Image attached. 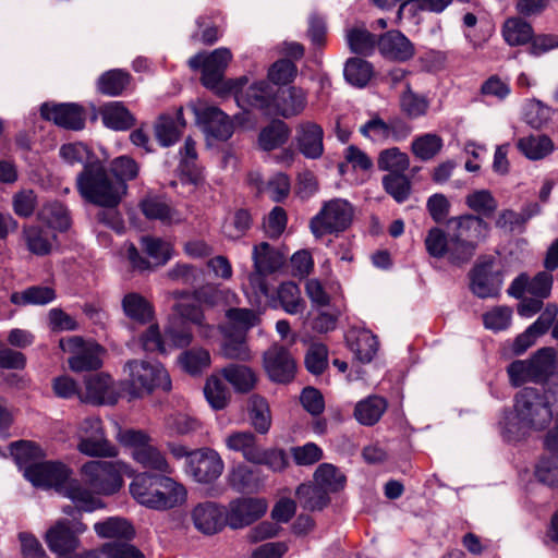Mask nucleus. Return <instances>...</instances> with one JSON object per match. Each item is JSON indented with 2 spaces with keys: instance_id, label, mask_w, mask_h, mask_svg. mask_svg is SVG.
<instances>
[{
  "instance_id": "nucleus-29",
  "label": "nucleus",
  "mask_w": 558,
  "mask_h": 558,
  "mask_svg": "<svg viewBox=\"0 0 558 558\" xmlns=\"http://www.w3.org/2000/svg\"><path fill=\"white\" fill-rule=\"evenodd\" d=\"M307 96L304 89L292 86L288 89L276 90L272 112L290 118L300 114L306 107Z\"/></svg>"
},
{
  "instance_id": "nucleus-21",
  "label": "nucleus",
  "mask_w": 558,
  "mask_h": 558,
  "mask_svg": "<svg viewBox=\"0 0 558 558\" xmlns=\"http://www.w3.org/2000/svg\"><path fill=\"white\" fill-rule=\"evenodd\" d=\"M264 367L269 378L279 384L290 383L296 371L294 359L281 345H272L265 352Z\"/></svg>"
},
{
  "instance_id": "nucleus-42",
  "label": "nucleus",
  "mask_w": 558,
  "mask_h": 558,
  "mask_svg": "<svg viewBox=\"0 0 558 558\" xmlns=\"http://www.w3.org/2000/svg\"><path fill=\"white\" fill-rule=\"evenodd\" d=\"M350 50L357 54L369 56L374 52L378 39L364 26L349 28L345 34Z\"/></svg>"
},
{
  "instance_id": "nucleus-44",
  "label": "nucleus",
  "mask_w": 558,
  "mask_h": 558,
  "mask_svg": "<svg viewBox=\"0 0 558 558\" xmlns=\"http://www.w3.org/2000/svg\"><path fill=\"white\" fill-rule=\"evenodd\" d=\"M131 76L119 69L110 70L100 75L97 81L99 93L107 96H119L130 84Z\"/></svg>"
},
{
  "instance_id": "nucleus-58",
  "label": "nucleus",
  "mask_w": 558,
  "mask_h": 558,
  "mask_svg": "<svg viewBox=\"0 0 558 558\" xmlns=\"http://www.w3.org/2000/svg\"><path fill=\"white\" fill-rule=\"evenodd\" d=\"M254 268L271 274L281 265L280 255L267 243L262 242L253 248Z\"/></svg>"
},
{
  "instance_id": "nucleus-52",
  "label": "nucleus",
  "mask_w": 558,
  "mask_h": 558,
  "mask_svg": "<svg viewBox=\"0 0 558 558\" xmlns=\"http://www.w3.org/2000/svg\"><path fill=\"white\" fill-rule=\"evenodd\" d=\"M143 215L149 220H159L162 223L171 219V207L161 196L147 195L138 204Z\"/></svg>"
},
{
  "instance_id": "nucleus-37",
  "label": "nucleus",
  "mask_w": 558,
  "mask_h": 558,
  "mask_svg": "<svg viewBox=\"0 0 558 558\" xmlns=\"http://www.w3.org/2000/svg\"><path fill=\"white\" fill-rule=\"evenodd\" d=\"M519 150L530 160H541L550 155L555 145L547 135H530L518 141Z\"/></svg>"
},
{
  "instance_id": "nucleus-2",
  "label": "nucleus",
  "mask_w": 558,
  "mask_h": 558,
  "mask_svg": "<svg viewBox=\"0 0 558 558\" xmlns=\"http://www.w3.org/2000/svg\"><path fill=\"white\" fill-rule=\"evenodd\" d=\"M81 197L95 206L117 208L128 193V184L112 178L110 170L99 159L86 162L76 177Z\"/></svg>"
},
{
  "instance_id": "nucleus-38",
  "label": "nucleus",
  "mask_w": 558,
  "mask_h": 558,
  "mask_svg": "<svg viewBox=\"0 0 558 558\" xmlns=\"http://www.w3.org/2000/svg\"><path fill=\"white\" fill-rule=\"evenodd\" d=\"M226 446L229 450L241 452L248 462L258 461L259 446L256 437L251 432H234L226 437Z\"/></svg>"
},
{
  "instance_id": "nucleus-33",
  "label": "nucleus",
  "mask_w": 558,
  "mask_h": 558,
  "mask_svg": "<svg viewBox=\"0 0 558 558\" xmlns=\"http://www.w3.org/2000/svg\"><path fill=\"white\" fill-rule=\"evenodd\" d=\"M221 375L240 393L251 391L257 383L255 372L243 364H230L221 369Z\"/></svg>"
},
{
  "instance_id": "nucleus-59",
  "label": "nucleus",
  "mask_w": 558,
  "mask_h": 558,
  "mask_svg": "<svg viewBox=\"0 0 558 558\" xmlns=\"http://www.w3.org/2000/svg\"><path fill=\"white\" fill-rule=\"evenodd\" d=\"M228 482L238 492H253L258 487V480L252 468L240 463L234 466L229 475Z\"/></svg>"
},
{
  "instance_id": "nucleus-19",
  "label": "nucleus",
  "mask_w": 558,
  "mask_h": 558,
  "mask_svg": "<svg viewBox=\"0 0 558 558\" xmlns=\"http://www.w3.org/2000/svg\"><path fill=\"white\" fill-rule=\"evenodd\" d=\"M411 130L401 120L384 121L378 116L372 117L366 123L360 126V133L374 143L388 141L400 142L404 140Z\"/></svg>"
},
{
  "instance_id": "nucleus-8",
  "label": "nucleus",
  "mask_w": 558,
  "mask_h": 558,
  "mask_svg": "<svg viewBox=\"0 0 558 558\" xmlns=\"http://www.w3.org/2000/svg\"><path fill=\"white\" fill-rule=\"evenodd\" d=\"M60 348L70 354L68 364L70 369L75 373L96 371L102 366L105 349L96 342L72 336L61 339Z\"/></svg>"
},
{
  "instance_id": "nucleus-43",
  "label": "nucleus",
  "mask_w": 558,
  "mask_h": 558,
  "mask_svg": "<svg viewBox=\"0 0 558 558\" xmlns=\"http://www.w3.org/2000/svg\"><path fill=\"white\" fill-rule=\"evenodd\" d=\"M94 529L100 537L117 538V541L123 538L124 542L131 539L135 533L133 526L122 518H109L104 522H97Z\"/></svg>"
},
{
  "instance_id": "nucleus-40",
  "label": "nucleus",
  "mask_w": 558,
  "mask_h": 558,
  "mask_svg": "<svg viewBox=\"0 0 558 558\" xmlns=\"http://www.w3.org/2000/svg\"><path fill=\"white\" fill-rule=\"evenodd\" d=\"M501 34L509 46H522L533 38V28L521 17H510L505 21Z\"/></svg>"
},
{
  "instance_id": "nucleus-48",
  "label": "nucleus",
  "mask_w": 558,
  "mask_h": 558,
  "mask_svg": "<svg viewBox=\"0 0 558 558\" xmlns=\"http://www.w3.org/2000/svg\"><path fill=\"white\" fill-rule=\"evenodd\" d=\"M179 362L187 374L195 376L207 369L211 361L210 354L206 349L192 348L180 355Z\"/></svg>"
},
{
  "instance_id": "nucleus-61",
  "label": "nucleus",
  "mask_w": 558,
  "mask_h": 558,
  "mask_svg": "<svg viewBox=\"0 0 558 558\" xmlns=\"http://www.w3.org/2000/svg\"><path fill=\"white\" fill-rule=\"evenodd\" d=\"M384 190L397 202L403 203L411 192L410 180L403 173H389L383 178Z\"/></svg>"
},
{
  "instance_id": "nucleus-15",
  "label": "nucleus",
  "mask_w": 558,
  "mask_h": 558,
  "mask_svg": "<svg viewBox=\"0 0 558 558\" xmlns=\"http://www.w3.org/2000/svg\"><path fill=\"white\" fill-rule=\"evenodd\" d=\"M457 243L470 246V259L474 256L477 244L489 231L488 223L480 216L464 215L449 220Z\"/></svg>"
},
{
  "instance_id": "nucleus-28",
  "label": "nucleus",
  "mask_w": 558,
  "mask_h": 558,
  "mask_svg": "<svg viewBox=\"0 0 558 558\" xmlns=\"http://www.w3.org/2000/svg\"><path fill=\"white\" fill-rule=\"evenodd\" d=\"M383 57L395 61H407L414 56L412 43L399 31H390L378 38Z\"/></svg>"
},
{
  "instance_id": "nucleus-11",
  "label": "nucleus",
  "mask_w": 558,
  "mask_h": 558,
  "mask_svg": "<svg viewBox=\"0 0 558 558\" xmlns=\"http://www.w3.org/2000/svg\"><path fill=\"white\" fill-rule=\"evenodd\" d=\"M81 521L57 520L45 533L44 539L49 550L59 557H66L76 551L81 545L80 534L86 531Z\"/></svg>"
},
{
  "instance_id": "nucleus-24",
  "label": "nucleus",
  "mask_w": 558,
  "mask_h": 558,
  "mask_svg": "<svg viewBox=\"0 0 558 558\" xmlns=\"http://www.w3.org/2000/svg\"><path fill=\"white\" fill-rule=\"evenodd\" d=\"M21 240L31 254L43 257L53 251L57 235L48 226L24 225L21 231Z\"/></svg>"
},
{
  "instance_id": "nucleus-7",
  "label": "nucleus",
  "mask_w": 558,
  "mask_h": 558,
  "mask_svg": "<svg viewBox=\"0 0 558 558\" xmlns=\"http://www.w3.org/2000/svg\"><path fill=\"white\" fill-rule=\"evenodd\" d=\"M81 476L96 495H112L123 485L122 464L118 462L88 461L82 465Z\"/></svg>"
},
{
  "instance_id": "nucleus-50",
  "label": "nucleus",
  "mask_w": 558,
  "mask_h": 558,
  "mask_svg": "<svg viewBox=\"0 0 558 558\" xmlns=\"http://www.w3.org/2000/svg\"><path fill=\"white\" fill-rule=\"evenodd\" d=\"M204 395L210 407L215 410L225 409L231 398L230 390L217 375L207 378Z\"/></svg>"
},
{
  "instance_id": "nucleus-16",
  "label": "nucleus",
  "mask_w": 558,
  "mask_h": 558,
  "mask_svg": "<svg viewBox=\"0 0 558 558\" xmlns=\"http://www.w3.org/2000/svg\"><path fill=\"white\" fill-rule=\"evenodd\" d=\"M71 474L70 469L56 461H38L33 465L27 466L24 476L34 485L38 487L50 488L53 487L60 493L65 482Z\"/></svg>"
},
{
  "instance_id": "nucleus-10",
  "label": "nucleus",
  "mask_w": 558,
  "mask_h": 558,
  "mask_svg": "<svg viewBox=\"0 0 558 558\" xmlns=\"http://www.w3.org/2000/svg\"><path fill=\"white\" fill-rule=\"evenodd\" d=\"M236 295L229 289H221L215 284H206L201 287L194 294L193 302H187L185 298L177 299V315L195 325L203 322V312L201 305L215 306L223 301L235 299Z\"/></svg>"
},
{
  "instance_id": "nucleus-1",
  "label": "nucleus",
  "mask_w": 558,
  "mask_h": 558,
  "mask_svg": "<svg viewBox=\"0 0 558 558\" xmlns=\"http://www.w3.org/2000/svg\"><path fill=\"white\" fill-rule=\"evenodd\" d=\"M555 415L549 399L535 388H524L514 398L513 411H506L498 422L502 438L520 441L532 432L545 429Z\"/></svg>"
},
{
  "instance_id": "nucleus-32",
  "label": "nucleus",
  "mask_w": 558,
  "mask_h": 558,
  "mask_svg": "<svg viewBox=\"0 0 558 558\" xmlns=\"http://www.w3.org/2000/svg\"><path fill=\"white\" fill-rule=\"evenodd\" d=\"M180 175L182 182L198 185L204 177L201 167L197 165L195 142L191 137L185 140L184 146L180 150Z\"/></svg>"
},
{
  "instance_id": "nucleus-54",
  "label": "nucleus",
  "mask_w": 558,
  "mask_h": 558,
  "mask_svg": "<svg viewBox=\"0 0 558 558\" xmlns=\"http://www.w3.org/2000/svg\"><path fill=\"white\" fill-rule=\"evenodd\" d=\"M378 169L389 173H403L410 166L409 156L398 147L387 148L380 151L377 159Z\"/></svg>"
},
{
  "instance_id": "nucleus-63",
  "label": "nucleus",
  "mask_w": 558,
  "mask_h": 558,
  "mask_svg": "<svg viewBox=\"0 0 558 558\" xmlns=\"http://www.w3.org/2000/svg\"><path fill=\"white\" fill-rule=\"evenodd\" d=\"M535 475L548 486H558V454L548 452L536 465Z\"/></svg>"
},
{
  "instance_id": "nucleus-18",
  "label": "nucleus",
  "mask_w": 558,
  "mask_h": 558,
  "mask_svg": "<svg viewBox=\"0 0 558 558\" xmlns=\"http://www.w3.org/2000/svg\"><path fill=\"white\" fill-rule=\"evenodd\" d=\"M196 120L207 135L227 141L233 134V123L229 116L216 106L199 104L194 108Z\"/></svg>"
},
{
  "instance_id": "nucleus-9",
  "label": "nucleus",
  "mask_w": 558,
  "mask_h": 558,
  "mask_svg": "<svg viewBox=\"0 0 558 558\" xmlns=\"http://www.w3.org/2000/svg\"><path fill=\"white\" fill-rule=\"evenodd\" d=\"M77 450L88 457H116L117 448L106 438L99 417H86L76 430Z\"/></svg>"
},
{
  "instance_id": "nucleus-55",
  "label": "nucleus",
  "mask_w": 558,
  "mask_h": 558,
  "mask_svg": "<svg viewBox=\"0 0 558 558\" xmlns=\"http://www.w3.org/2000/svg\"><path fill=\"white\" fill-rule=\"evenodd\" d=\"M372 64L360 58H350L344 66V77L356 87H364L373 76Z\"/></svg>"
},
{
  "instance_id": "nucleus-36",
  "label": "nucleus",
  "mask_w": 558,
  "mask_h": 558,
  "mask_svg": "<svg viewBox=\"0 0 558 558\" xmlns=\"http://www.w3.org/2000/svg\"><path fill=\"white\" fill-rule=\"evenodd\" d=\"M122 310L126 317L141 325L153 320L154 310L151 304L141 294L131 292L122 299Z\"/></svg>"
},
{
  "instance_id": "nucleus-5",
  "label": "nucleus",
  "mask_w": 558,
  "mask_h": 558,
  "mask_svg": "<svg viewBox=\"0 0 558 558\" xmlns=\"http://www.w3.org/2000/svg\"><path fill=\"white\" fill-rule=\"evenodd\" d=\"M174 482L168 476H155L148 473L137 474L130 485L132 496L142 505L154 509L172 507L170 495Z\"/></svg>"
},
{
  "instance_id": "nucleus-53",
  "label": "nucleus",
  "mask_w": 558,
  "mask_h": 558,
  "mask_svg": "<svg viewBox=\"0 0 558 558\" xmlns=\"http://www.w3.org/2000/svg\"><path fill=\"white\" fill-rule=\"evenodd\" d=\"M10 453L20 469L26 470L27 466L37 463L43 457V450L32 441L20 440L10 445Z\"/></svg>"
},
{
  "instance_id": "nucleus-47",
  "label": "nucleus",
  "mask_w": 558,
  "mask_h": 558,
  "mask_svg": "<svg viewBox=\"0 0 558 558\" xmlns=\"http://www.w3.org/2000/svg\"><path fill=\"white\" fill-rule=\"evenodd\" d=\"M56 299V292L50 287L33 286L22 292H14L11 302L15 305H45Z\"/></svg>"
},
{
  "instance_id": "nucleus-4",
  "label": "nucleus",
  "mask_w": 558,
  "mask_h": 558,
  "mask_svg": "<svg viewBox=\"0 0 558 558\" xmlns=\"http://www.w3.org/2000/svg\"><path fill=\"white\" fill-rule=\"evenodd\" d=\"M354 208L343 198L325 202L319 211L311 219L310 229L316 239L326 234L345 231L352 223Z\"/></svg>"
},
{
  "instance_id": "nucleus-20",
  "label": "nucleus",
  "mask_w": 558,
  "mask_h": 558,
  "mask_svg": "<svg viewBox=\"0 0 558 558\" xmlns=\"http://www.w3.org/2000/svg\"><path fill=\"white\" fill-rule=\"evenodd\" d=\"M191 519L195 529L206 535H214L228 525L226 508L213 501L197 504L191 512Z\"/></svg>"
},
{
  "instance_id": "nucleus-57",
  "label": "nucleus",
  "mask_w": 558,
  "mask_h": 558,
  "mask_svg": "<svg viewBox=\"0 0 558 558\" xmlns=\"http://www.w3.org/2000/svg\"><path fill=\"white\" fill-rule=\"evenodd\" d=\"M466 206L480 217H490L497 209L498 203L488 190H475L465 197Z\"/></svg>"
},
{
  "instance_id": "nucleus-22",
  "label": "nucleus",
  "mask_w": 558,
  "mask_h": 558,
  "mask_svg": "<svg viewBox=\"0 0 558 558\" xmlns=\"http://www.w3.org/2000/svg\"><path fill=\"white\" fill-rule=\"evenodd\" d=\"M470 289L477 298H497L502 287V278L498 271H494L490 262L480 263L471 271Z\"/></svg>"
},
{
  "instance_id": "nucleus-13",
  "label": "nucleus",
  "mask_w": 558,
  "mask_h": 558,
  "mask_svg": "<svg viewBox=\"0 0 558 558\" xmlns=\"http://www.w3.org/2000/svg\"><path fill=\"white\" fill-rule=\"evenodd\" d=\"M125 446L133 448L132 456L143 468L160 472H170V466L162 453L149 444V437L142 430L128 429L120 436Z\"/></svg>"
},
{
  "instance_id": "nucleus-3",
  "label": "nucleus",
  "mask_w": 558,
  "mask_h": 558,
  "mask_svg": "<svg viewBox=\"0 0 558 558\" xmlns=\"http://www.w3.org/2000/svg\"><path fill=\"white\" fill-rule=\"evenodd\" d=\"M232 59L228 48H218L210 53H198L189 60L193 70L201 69L203 85L213 90L219 97L231 95L236 92L245 77L225 80V72Z\"/></svg>"
},
{
  "instance_id": "nucleus-25",
  "label": "nucleus",
  "mask_w": 558,
  "mask_h": 558,
  "mask_svg": "<svg viewBox=\"0 0 558 558\" xmlns=\"http://www.w3.org/2000/svg\"><path fill=\"white\" fill-rule=\"evenodd\" d=\"M131 384L137 391L150 392L161 386L167 375L162 367L145 361H131L128 363Z\"/></svg>"
},
{
  "instance_id": "nucleus-51",
  "label": "nucleus",
  "mask_w": 558,
  "mask_h": 558,
  "mask_svg": "<svg viewBox=\"0 0 558 558\" xmlns=\"http://www.w3.org/2000/svg\"><path fill=\"white\" fill-rule=\"evenodd\" d=\"M277 296L281 307L290 315L302 313L305 308L301 291L292 281L281 283L278 288Z\"/></svg>"
},
{
  "instance_id": "nucleus-64",
  "label": "nucleus",
  "mask_w": 558,
  "mask_h": 558,
  "mask_svg": "<svg viewBox=\"0 0 558 558\" xmlns=\"http://www.w3.org/2000/svg\"><path fill=\"white\" fill-rule=\"evenodd\" d=\"M106 558H145L144 554L129 542L114 541L101 547Z\"/></svg>"
},
{
  "instance_id": "nucleus-27",
  "label": "nucleus",
  "mask_w": 558,
  "mask_h": 558,
  "mask_svg": "<svg viewBox=\"0 0 558 558\" xmlns=\"http://www.w3.org/2000/svg\"><path fill=\"white\" fill-rule=\"evenodd\" d=\"M324 131L315 122L305 121L296 128V142L300 151L310 159H317L324 153Z\"/></svg>"
},
{
  "instance_id": "nucleus-17",
  "label": "nucleus",
  "mask_w": 558,
  "mask_h": 558,
  "mask_svg": "<svg viewBox=\"0 0 558 558\" xmlns=\"http://www.w3.org/2000/svg\"><path fill=\"white\" fill-rule=\"evenodd\" d=\"M247 78L239 86L236 92H231L234 95L235 101L239 107L246 109L248 107L264 110L270 114L274 110L276 98V90L267 82L259 81L245 87Z\"/></svg>"
},
{
  "instance_id": "nucleus-62",
  "label": "nucleus",
  "mask_w": 558,
  "mask_h": 558,
  "mask_svg": "<svg viewBox=\"0 0 558 558\" xmlns=\"http://www.w3.org/2000/svg\"><path fill=\"white\" fill-rule=\"evenodd\" d=\"M442 147V140L433 133H426L412 142V151L421 160H429L436 156Z\"/></svg>"
},
{
  "instance_id": "nucleus-14",
  "label": "nucleus",
  "mask_w": 558,
  "mask_h": 558,
  "mask_svg": "<svg viewBox=\"0 0 558 558\" xmlns=\"http://www.w3.org/2000/svg\"><path fill=\"white\" fill-rule=\"evenodd\" d=\"M268 502L265 498L240 497L229 502L226 509L227 523L232 530L243 529L265 515Z\"/></svg>"
},
{
  "instance_id": "nucleus-35",
  "label": "nucleus",
  "mask_w": 558,
  "mask_h": 558,
  "mask_svg": "<svg viewBox=\"0 0 558 558\" xmlns=\"http://www.w3.org/2000/svg\"><path fill=\"white\" fill-rule=\"evenodd\" d=\"M351 351L362 363H369L378 350V341L369 330L352 331L348 338Z\"/></svg>"
},
{
  "instance_id": "nucleus-39",
  "label": "nucleus",
  "mask_w": 558,
  "mask_h": 558,
  "mask_svg": "<svg viewBox=\"0 0 558 558\" xmlns=\"http://www.w3.org/2000/svg\"><path fill=\"white\" fill-rule=\"evenodd\" d=\"M387 408V402L378 396H371L356 403L355 418L363 425L372 426L379 421Z\"/></svg>"
},
{
  "instance_id": "nucleus-45",
  "label": "nucleus",
  "mask_w": 558,
  "mask_h": 558,
  "mask_svg": "<svg viewBox=\"0 0 558 558\" xmlns=\"http://www.w3.org/2000/svg\"><path fill=\"white\" fill-rule=\"evenodd\" d=\"M251 423L259 434L268 433L271 426V414L265 398L253 395L248 401Z\"/></svg>"
},
{
  "instance_id": "nucleus-46",
  "label": "nucleus",
  "mask_w": 558,
  "mask_h": 558,
  "mask_svg": "<svg viewBox=\"0 0 558 558\" xmlns=\"http://www.w3.org/2000/svg\"><path fill=\"white\" fill-rule=\"evenodd\" d=\"M314 483L329 495L343 488L345 476L335 465L323 463L314 473Z\"/></svg>"
},
{
  "instance_id": "nucleus-56",
  "label": "nucleus",
  "mask_w": 558,
  "mask_h": 558,
  "mask_svg": "<svg viewBox=\"0 0 558 558\" xmlns=\"http://www.w3.org/2000/svg\"><path fill=\"white\" fill-rule=\"evenodd\" d=\"M556 353L551 348L538 350L534 356L529 360L532 368V381H542L554 372Z\"/></svg>"
},
{
  "instance_id": "nucleus-12",
  "label": "nucleus",
  "mask_w": 558,
  "mask_h": 558,
  "mask_svg": "<svg viewBox=\"0 0 558 558\" xmlns=\"http://www.w3.org/2000/svg\"><path fill=\"white\" fill-rule=\"evenodd\" d=\"M429 256L435 258H447L456 266L470 262V246L457 243L452 232L447 234L440 228H432L424 240Z\"/></svg>"
},
{
  "instance_id": "nucleus-34",
  "label": "nucleus",
  "mask_w": 558,
  "mask_h": 558,
  "mask_svg": "<svg viewBox=\"0 0 558 558\" xmlns=\"http://www.w3.org/2000/svg\"><path fill=\"white\" fill-rule=\"evenodd\" d=\"M99 113L106 126L113 130H128L135 124L134 116L120 101L104 105Z\"/></svg>"
},
{
  "instance_id": "nucleus-49",
  "label": "nucleus",
  "mask_w": 558,
  "mask_h": 558,
  "mask_svg": "<svg viewBox=\"0 0 558 558\" xmlns=\"http://www.w3.org/2000/svg\"><path fill=\"white\" fill-rule=\"evenodd\" d=\"M141 246L153 259L154 266H162L171 258L172 245L169 241L145 235L141 238Z\"/></svg>"
},
{
  "instance_id": "nucleus-6",
  "label": "nucleus",
  "mask_w": 558,
  "mask_h": 558,
  "mask_svg": "<svg viewBox=\"0 0 558 558\" xmlns=\"http://www.w3.org/2000/svg\"><path fill=\"white\" fill-rule=\"evenodd\" d=\"M184 458V472L201 484L215 482L223 472L225 463L220 454L210 448L185 451L177 447V459Z\"/></svg>"
},
{
  "instance_id": "nucleus-31",
  "label": "nucleus",
  "mask_w": 558,
  "mask_h": 558,
  "mask_svg": "<svg viewBox=\"0 0 558 558\" xmlns=\"http://www.w3.org/2000/svg\"><path fill=\"white\" fill-rule=\"evenodd\" d=\"M557 311L546 310L527 329L519 335L513 343V352L521 354L535 343L541 335H544L551 326Z\"/></svg>"
},
{
  "instance_id": "nucleus-26",
  "label": "nucleus",
  "mask_w": 558,
  "mask_h": 558,
  "mask_svg": "<svg viewBox=\"0 0 558 558\" xmlns=\"http://www.w3.org/2000/svg\"><path fill=\"white\" fill-rule=\"evenodd\" d=\"M80 399L93 404L114 403L117 397L111 377L106 374L86 377L85 391L80 395Z\"/></svg>"
},
{
  "instance_id": "nucleus-23",
  "label": "nucleus",
  "mask_w": 558,
  "mask_h": 558,
  "mask_svg": "<svg viewBox=\"0 0 558 558\" xmlns=\"http://www.w3.org/2000/svg\"><path fill=\"white\" fill-rule=\"evenodd\" d=\"M40 116L47 121L71 130H82L85 123L84 110L75 104H44Z\"/></svg>"
},
{
  "instance_id": "nucleus-30",
  "label": "nucleus",
  "mask_w": 558,
  "mask_h": 558,
  "mask_svg": "<svg viewBox=\"0 0 558 558\" xmlns=\"http://www.w3.org/2000/svg\"><path fill=\"white\" fill-rule=\"evenodd\" d=\"M60 494L70 498L80 512H92L102 507L101 501L95 497V493L77 480H68Z\"/></svg>"
},
{
  "instance_id": "nucleus-60",
  "label": "nucleus",
  "mask_w": 558,
  "mask_h": 558,
  "mask_svg": "<svg viewBox=\"0 0 558 558\" xmlns=\"http://www.w3.org/2000/svg\"><path fill=\"white\" fill-rule=\"evenodd\" d=\"M289 128L282 121L272 122L259 134V145L264 150H272L284 144L289 137Z\"/></svg>"
},
{
  "instance_id": "nucleus-41",
  "label": "nucleus",
  "mask_w": 558,
  "mask_h": 558,
  "mask_svg": "<svg viewBox=\"0 0 558 558\" xmlns=\"http://www.w3.org/2000/svg\"><path fill=\"white\" fill-rule=\"evenodd\" d=\"M296 498L306 510H322L329 504V497L324 488L315 483L301 484L296 489Z\"/></svg>"
}]
</instances>
